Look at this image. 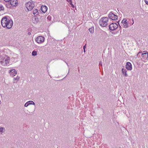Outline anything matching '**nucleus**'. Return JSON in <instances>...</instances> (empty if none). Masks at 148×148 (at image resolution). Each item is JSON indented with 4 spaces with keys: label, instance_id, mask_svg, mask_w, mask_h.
<instances>
[{
    "label": "nucleus",
    "instance_id": "1",
    "mask_svg": "<svg viewBox=\"0 0 148 148\" xmlns=\"http://www.w3.org/2000/svg\"><path fill=\"white\" fill-rule=\"evenodd\" d=\"M1 24L3 27H6L9 29L12 28L13 23L12 21L10 18L4 16L2 19Z\"/></svg>",
    "mask_w": 148,
    "mask_h": 148
},
{
    "label": "nucleus",
    "instance_id": "2",
    "mask_svg": "<svg viewBox=\"0 0 148 148\" xmlns=\"http://www.w3.org/2000/svg\"><path fill=\"white\" fill-rule=\"evenodd\" d=\"M10 58L9 57L5 55L0 57V62L3 66H7L9 63Z\"/></svg>",
    "mask_w": 148,
    "mask_h": 148
},
{
    "label": "nucleus",
    "instance_id": "3",
    "mask_svg": "<svg viewBox=\"0 0 148 148\" xmlns=\"http://www.w3.org/2000/svg\"><path fill=\"white\" fill-rule=\"evenodd\" d=\"M108 18L107 17H104L102 18L99 21V24L102 27H106L108 25Z\"/></svg>",
    "mask_w": 148,
    "mask_h": 148
},
{
    "label": "nucleus",
    "instance_id": "4",
    "mask_svg": "<svg viewBox=\"0 0 148 148\" xmlns=\"http://www.w3.org/2000/svg\"><path fill=\"white\" fill-rule=\"evenodd\" d=\"M141 54L142 61L144 62H147L148 60V52L147 51H143Z\"/></svg>",
    "mask_w": 148,
    "mask_h": 148
},
{
    "label": "nucleus",
    "instance_id": "5",
    "mask_svg": "<svg viewBox=\"0 0 148 148\" xmlns=\"http://www.w3.org/2000/svg\"><path fill=\"white\" fill-rule=\"evenodd\" d=\"M26 7L28 11H30L34 7V5L33 2L29 1L26 4Z\"/></svg>",
    "mask_w": 148,
    "mask_h": 148
},
{
    "label": "nucleus",
    "instance_id": "6",
    "mask_svg": "<svg viewBox=\"0 0 148 148\" xmlns=\"http://www.w3.org/2000/svg\"><path fill=\"white\" fill-rule=\"evenodd\" d=\"M45 38L42 36H38L35 40L36 41L38 44L43 43L45 41Z\"/></svg>",
    "mask_w": 148,
    "mask_h": 148
},
{
    "label": "nucleus",
    "instance_id": "7",
    "mask_svg": "<svg viewBox=\"0 0 148 148\" xmlns=\"http://www.w3.org/2000/svg\"><path fill=\"white\" fill-rule=\"evenodd\" d=\"M118 27L117 24L116 23H112L109 25V28L111 30H114L116 29Z\"/></svg>",
    "mask_w": 148,
    "mask_h": 148
},
{
    "label": "nucleus",
    "instance_id": "8",
    "mask_svg": "<svg viewBox=\"0 0 148 148\" xmlns=\"http://www.w3.org/2000/svg\"><path fill=\"white\" fill-rule=\"evenodd\" d=\"M108 16L112 20H116L118 19V16L113 14L112 12H110L108 14Z\"/></svg>",
    "mask_w": 148,
    "mask_h": 148
},
{
    "label": "nucleus",
    "instance_id": "9",
    "mask_svg": "<svg viewBox=\"0 0 148 148\" xmlns=\"http://www.w3.org/2000/svg\"><path fill=\"white\" fill-rule=\"evenodd\" d=\"M122 26L124 28H127L129 27L127 20L126 19H124L122 21Z\"/></svg>",
    "mask_w": 148,
    "mask_h": 148
},
{
    "label": "nucleus",
    "instance_id": "10",
    "mask_svg": "<svg viewBox=\"0 0 148 148\" xmlns=\"http://www.w3.org/2000/svg\"><path fill=\"white\" fill-rule=\"evenodd\" d=\"M9 73L10 75L12 77H14L17 74V71L15 69L10 70V71Z\"/></svg>",
    "mask_w": 148,
    "mask_h": 148
},
{
    "label": "nucleus",
    "instance_id": "11",
    "mask_svg": "<svg viewBox=\"0 0 148 148\" xmlns=\"http://www.w3.org/2000/svg\"><path fill=\"white\" fill-rule=\"evenodd\" d=\"M9 2L13 6H16L18 4V1L17 0H10Z\"/></svg>",
    "mask_w": 148,
    "mask_h": 148
},
{
    "label": "nucleus",
    "instance_id": "12",
    "mask_svg": "<svg viewBox=\"0 0 148 148\" xmlns=\"http://www.w3.org/2000/svg\"><path fill=\"white\" fill-rule=\"evenodd\" d=\"M126 68L129 70H131L132 69V65L131 63L127 62L126 65Z\"/></svg>",
    "mask_w": 148,
    "mask_h": 148
},
{
    "label": "nucleus",
    "instance_id": "13",
    "mask_svg": "<svg viewBox=\"0 0 148 148\" xmlns=\"http://www.w3.org/2000/svg\"><path fill=\"white\" fill-rule=\"evenodd\" d=\"M32 22L34 24H37L38 22V18L36 16H34L32 18Z\"/></svg>",
    "mask_w": 148,
    "mask_h": 148
},
{
    "label": "nucleus",
    "instance_id": "14",
    "mask_svg": "<svg viewBox=\"0 0 148 148\" xmlns=\"http://www.w3.org/2000/svg\"><path fill=\"white\" fill-rule=\"evenodd\" d=\"M20 77L17 76L16 77H14L13 80V83H16L19 81L20 79Z\"/></svg>",
    "mask_w": 148,
    "mask_h": 148
},
{
    "label": "nucleus",
    "instance_id": "15",
    "mask_svg": "<svg viewBox=\"0 0 148 148\" xmlns=\"http://www.w3.org/2000/svg\"><path fill=\"white\" fill-rule=\"evenodd\" d=\"M41 9L43 13H45L46 12L47 10V8L45 6L42 5L41 7Z\"/></svg>",
    "mask_w": 148,
    "mask_h": 148
},
{
    "label": "nucleus",
    "instance_id": "16",
    "mask_svg": "<svg viewBox=\"0 0 148 148\" xmlns=\"http://www.w3.org/2000/svg\"><path fill=\"white\" fill-rule=\"evenodd\" d=\"M122 72L123 75H124L125 77H127L128 76V75L126 73L127 71L124 68L122 69Z\"/></svg>",
    "mask_w": 148,
    "mask_h": 148
},
{
    "label": "nucleus",
    "instance_id": "17",
    "mask_svg": "<svg viewBox=\"0 0 148 148\" xmlns=\"http://www.w3.org/2000/svg\"><path fill=\"white\" fill-rule=\"evenodd\" d=\"M5 128L3 127H0V134H2L5 131Z\"/></svg>",
    "mask_w": 148,
    "mask_h": 148
},
{
    "label": "nucleus",
    "instance_id": "18",
    "mask_svg": "<svg viewBox=\"0 0 148 148\" xmlns=\"http://www.w3.org/2000/svg\"><path fill=\"white\" fill-rule=\"evenodd\" d=\"M33 14L35 16H37L39 14V12H38L37 10L36 9L34 10L33 11Z\"/></svg>",
    "mask_w": 148,
    "mask_h": 148
},
{
    "label": "nucleus",
    "instance_id": "19",
    "mask_svg": "<svg viewBox=\"0 0 148 148\" xmlns=\"http://www.w3.org/2000/svg\"><path fill=\"white\" fill-rule=\"evenodd\" d=\"M27 102L29 104V105H34L35 104L34 103V102L32 101H29Z\"/></svg>",
    "mask_w": 148,
    "mask_h": 148
},
{
    "label": "nucleus",
    "instance_id": "20",
    "mask_svg": "<svg viewBox=\"0 0 148 148\" xmlns=\"http://www.w3.org/2000/svg\"><path fill=\"white\" fill-rule=\"evenodd\" d=\"M88 30L90 33H93L94 32V28L93 27H92L90 28Z\"/></svg>",
    "mask_w": 148,
    "mask_h": 148
},
{
    "label": "nucleus",
    "instance_id": "21",
    "mask_svg": "<svg viewBox=\"0 0 148 148\" xmlns=\"http://www.w3.org/2000/svg\"><path fill=\"white\" fill-rule=\"evenodd\" d=\"M32 54L33 56H35L37 55V52L36 51H32Z\"/></svg>",
    "mask_w": 148,
    "mask_h": 148
},
{
    "label": "nucleus",
    "instance_id": "22",
    "mask_svg": "<svg viewBox=\"0 0 148 148\" xmlns=\"http://www.w3.org/2000/svg\"><path fill=\"white\" fill-rule=\"evenodd\" d=\"M4 10V8L3 6L0 4V10Z\"/></svg>",
    "mask_w": 148,
    "mask_h": 148
},
{
    "label": "nucleus",
    "instance_id": "23",
    "mask_svg": "<svg viewBox=\"0 0 148 148\" xmlns=\"http://www.w3.org/2000/svg\"><path fill=\"white\" fill-rule=\"evenodd\" d=\"M28 103L27 102L24 105V106L25 107H27L29 105V104H28Z\"/></svg>",
    "mask_w": 148,
    "mask_h": 148
},
{
    "label": "nucleus",
    "instance_id": "24",
    "mask_svg": "<svg viewBox=\"0 0 148 148\" xmlns=\"http://www.w3.org/2000/svg\"><path fill=\"white\" fill-rule=\"evenodd\" d=\"M99 65L102 66V63L101 61H100L99 63Z\"/></svg>",
    "mask_w": 148,
    "mask_h": 148
},
{
    "label": "nucleus",
    "instance_id": "25",
    "mask_svg": "<svg viewBox=\"0 0 148 148\" xmlns=\"http://www.w3.org/2000/svg\"><path fill=\"white\" fill-rule=\"evenodd\" d=\"M145 1L147 4L148 5V0H145Z\"/></svg>",
    "mask_w": 148,
    "mask_h": 148
},
{
    "label": "nucleus",
    "instance_id": "26",
    "mask_svg": "<svg viewBox=\"0 0 148 148\" xmlns=\"http://www.w3.org/2000/svg\"><path fill=\"white\" fill-rule=\"evenodd\" d=\"M70 4L71 5L72 7L73 8H74V5L72 4V2L70 3Z\"/></svg>",
    "mask_w": 148,
    "mask_h": 148
},
{
    "label": "nucleus",
    "instance_id": "27",
    "mask_svg": "<svg viewBox=\"0 0 148 148\" xmlns=\"http://www.w3.org/2000/svg\"><path fill=\"white\" fill-rule=\"evenodd\" d=\"M4 1L6 2H9L10 1V0H4Z\"/></svg>",
    "mask_w": 148,
    "mask_h": 148
},
{
    "label": "nucleus",
    "instance_id": "28",
    "mask_svg": "<svg viewBox=\"0 0 148 148\" xmlns=\"http://www.w3.org/2000/svg\"><path fill=\"white\" fill-rule=\"evenodd\" d=\"M67 0V1L69 2H70V3L71 2H72V1L71 0Z\"/></svg>",
    "mask_w": 148,
    "mask_h": 148
},
{
    "label": "nucleus",
    "instance_id": "29",
    "mask_svg": "<svg viewBox=\"0 0 148 148\" xmlns=\"http://www.w3.org/2000/svg\"><path fill=\"white\" fill-rule=\"evenodd\" d=\"M51 18V16H48L47 18V19H50Z\"/></svg>",
    "mask_w": 148,
    "mask_h": 148
},
{
    "label": "nucleus",
    "instance_id": "30",
    "mask_svg": "<svg viewBox=\"0 0 148 148\" xmlns=\"http://www.w3.org/2000/svg\"><path fill=\"white\" fill-rule=\"evenodd\" d=\"M86 48V45H85L84 46V47H83V49H85Z\"/></svg>",
    "mask_w": 148,
    "mask_h": 148
},
{
    "label": "nucleus",
    "instance_id": "31",
    "mask_svg": "<svg viewBox=\"0 0 148 148\" xmlns=\"http://www.w3.org/2000/svg\"><path fill=\"white\" fill-rule=\"evenodd\" d=\"M142 53V52H141H141H139L137 54V56L140 53Z\"/></svg>",
    "mask_w": 148,
    "mask_h": 148
},
{
    "label": "nucleus",
    "instance_id": "32",
    "mask_svg": "<svg viewBox=\"0 0 148 148\" xmlns=\"http://www.w3.org/2000/svg\"><path fill=\"white\" fill-rule=\"evenodd\" d=\"M132 21H133V23H132V25H133L134 23V20L133 19H132Z\"/></svg>",
    "mask_w": 148,
    "mask_h": 148
},
{
    "label": "nucleus",
    "instance_id": "33",
    "mask_svg": "<svg viewBox=\"0 0 148 148\" xmlns=\"http://www.w3.org/2000/svg\"><path fill=\"white\" fill-rule=\"evenodd\" d=\"M84 52H85V49H84Z\"/></svg>",
    "mask_w": 148,
    "mask_h": 148
},
{
    "label": "nucleus",
    "instance_id": "34",
    "mask_svg": "<svg viewBox=\"0 0 148 148\" xmlns=\"http://www.w3.org/2000/svg\"><path fill=\"white\" fill-rule=\"evenodd\" d=\"M65 63H66V64H67V65L68 66V64H67V63L66 62H65Z\"/></svg>",
    "mask_w": 148,
    "mask_h": 148
},
{
    "label": "nucleus",
    "instance_id": "35",
    "mask_svg": "<svg viewBox=\"0 0 148 148\" xmlns=\"http://www.w3.org/2000/svg\"><path fill=\"white\" fill-rule=\"evenodd\" d=\"M28 34L29 35H30V33H28Z\"/></svg>",
    "mask_w": 148,
    "mask_h": 148
},
{
    "label": "nucleus",
    "instance_id": "36",
    "mask_svg": "<svg viewBox=\"0 0 148 148\" xmlns=\"http://www.w3.org/2000/svg\"><path fill=\"white\" fill-rule=\"evenodd\" d=\"M119 26L120 27V28H121V26Z\"/></svg>",
    "mask_w": 148,
    "mask_h": 148
},
{
    "label": "nucleus",
    "instance_id": "37",
    "mask_svg": "<svg viewBox=\"0 0 148 148\" xmlns=\"http://www.w3.org/2000/svg\"><path fill=\"white\" fill-rule=\"evenodd\" d=\"M69 73V72H68V73Z\"/></svg>",
    "mask_w": 148,
    "mask_h": 148
}]
</instances>
